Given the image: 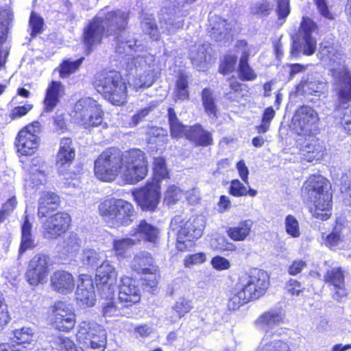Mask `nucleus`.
<instances>
[{"instance_id":"f257e3e1","label":"nucleus","mask_w":351,"mask_h":351,"mask_svg":"<svg viewBox=\"0 0 351 351\" xmlns=\"http://www.w3.org/2000/svg\"><path fill=\"white\" fill-rule=\"evenodd\" d=\"M316 111H295L291 120L293 130L298 134L296 142L300 149L309 155L308 162L319 160L323 156L322 142L317 138L319 133Z\"/></svg>"},{"instance_id":"f03ea898","label":"nucleus","mask_w":351,"mask_h":351,"mask_svg":"<svg viewBox=\"0 0 351 351\" xmlns=\"http://www.w3.org/2000/svg\"><path fill=\"white\" fill-rule=\"evenodd\" d=\"M128 14L121 10L99 12L84 28L83 40L86 51L100 44L104 36H116L127 25Z\"/></svg>"},{"instance_id":"7ed1b4c3","label":"nucleus","mask_w":351,"mask_h":351,"mask_svg":"<svg viewBox=\"0 0 351 351\" xmlns=\"http://www.w3.org/2000/svg\"><path fill=\"white\" fill-rule=\"evenodd\" d=\"M304 200L309 204L312 216L322 221L328 219L332 214V194L328 180L323 176H311L301 189Z\"/></svg>"},{"instance_id":"20e7f679","label":"nucleus","mask_w":351,"mask_h":351,"mask_svg":"<svg viewBox=\"0 0 351 351\" xmlns=\"http://www.w3.org/2000/svg\"><path fill=\"white\" fill-rule=\"evenodd\" d=\"M322 60L328 62L334 80L335 88L339 102L347 104L351 101V73L345 65V54L334 45L321 47Z\"/></svg>"},{"instance_id":"39448f33","label":"nucleus","mask_w":351,"mask_h":351,"mask_svg":"<svg viewBox=\"0 0 351 351\" xmlns=\"http://www.w3.org/2000/svg\"><path fill=\"white\" fill-rule=\"evenodd\" d=\"M285 313L278 308L269 309L262 313L255 321L257 328L265 332L258 351H291L287 342L278 339L276 328L284 324Z\"/></svg>"},{"instance_id":"423d86ee","label":"nucleus","mask_w":351,"mask_h":351,"mask_svg":"<svg viewBox=\"0 0 351 351\" xmlns=\"http://www.w3.org/2000/svg\"><path fill=\"white\" fill-rule=\"evenodd\" d=\"M94 86L98 93L114 106H120L126 101V85L118 72L97 73Z\"/></svg>"},{"instance_id":"0eeeda50","label":"nucleus","mask_w":351,"mask_h":351,"mask_svg":"<svg viewBox=\"0 0 351 351\" xmlns=\"http://www.w3.org/2000/svg\"><path fill=\"white\" fill-rule=\"evenodd\" d=\"M205 226L203 217L190 218L184 222L180 216L175 217L171 221L170 227L176 232V247L179 251H185L193 245V241L199 239Z\"/></svg>"},{"instance_id":"6e6552de","label":"nucleus","mask_w":351,"mask_h":351,"mask_svg":"<svg viewBox=\"0 0 351 351\" xmlns=\"http://www.w3.org/2000/svg\"><path fill=\"white\" fill-rule=\"evenodd\" d=\"M99 211L109 226L114 228L129 226L135 218L132 204L121 199L105 200L99 204Z\"/></svg>"},{"instance_id":"1a4fd4ad","label":"nucleus","mask_w":351,"mask_h":351,"mask_svg":"<svg viewBox=\"0 0 351 351\" xmlns=\"http://www.w3.org/2000/svg\"><path fill=\"white\" fill-rule=\"evenodd\" d=\"M145 154L138 149L121 152L120 176L127 184H134L143 180L147 173Z\"/></svg>"},{"instance_id":"9d476101","label":"nucleus","mask_w":351,"mask_h":351,"mask_svg":"<svg viewBox=\"0 0 351 351\" xmlns=\"http://www.w3.org/2000/svg\"><path fill=\"white\" fill-rule=\"evenodd\" d=\"M106 338L105 329L94 321H82L78 325L76 339L82 351H104Z\"/></svg>"},{"instance_id":"9b49d317","label":"nucleus","mask_w":351,"mask_h":351,"mask_svg":"<svg viewBox=\"0 0 351 351\" xmlns=\"http://www.w3.org/2000/svg\"><path fill=\"white\" fill-rule=\"evenodd\" d=\"M121 152L110 148L102 152L95 162V174L100 180L111 182L120 174Z\"/></svg>"},{"instance_id":"f8f14e48","label":"nucleus","mask_w":351,"mask_h":351,"mask_svg":"<svg viewBox=\"0 0 351 351\" xmlns=\"http://www.w3.org/2000/svg\"><path fill=\"white\" fill-rule=\"evenodd\" d=\"M237 284L250 300H256L268 288L269 276L266 271L255 269L240 276Z\"/></svg>"},{"instance_id":"ddd939ff","label":"nucleus","mask_w":351,"mask_h":351,"mask_svg":"<svg viewBox=\"0 0 351 351\" xmlns=\"http://www.w3.org/2000/svg\"><path fill=\"white\" fill-rule=\"evenodd\" d=\"M315 23L308 18H303L301 23L298 40L293 43L291 55L298 56L302 52L306 56L313 54L316 50L317 42L312 36V33L315 30Z\"/></svg>"},{"instance_id":"4468645a","label":"nucleus","mask_w":351,"mask_h":351,"mask_svg":"<svg viewBox=\"0 0 351 351\" xmlns=\"http://www.w3.org/2000/svg\"><path fill=\"white\" fill-rule=\"evenodd\" d=\"M117 272L108 261H104L96 269L97 287L103 298H113L117 289L115 282Z\"/></svg>"},{"instance_id":"2eb2a0df","label":"nucleus","mask_w":351,"mask_h":351,"mask_svg":"<svg viewBox=\"0 0 351 351\" xmlns=\"http://www.w3.org/2000/svg\"><path fill=\"white\" fill-rule=\"evenodd\" d=\"M40 131V123L38 121H34L23 128L16 138L17 152L24 156L33 154L38 146V134Z\"/></svg>"},{"instance_id":"dca6fc26","label":"nucleus","mask_w":351,"mask_h":351,"mask_svg":"<svg viewBox=\"0 0 351 351\" xmlns=\"http://www.w3.org/2000/svg\"><path fill=\"white\" fill-rule=\"evenodd\" d=\"M52 326L58 330L69 332L75 325V315L72 308L63 301L56 302L51 313Z\"/></svg>"},{"instance_id":"f3484780","label":"nucleus","mask_w":351,"mask_h":351,"mask_svg":"<svg viewBox=\"0 0 351 351\" xmlns=\"http://www.w3.org/2000/svg\"><path fill=\"white\" fill-rule=\"evenodd\" d=\"M138 205L143 210L154 211L160 199V186L157 181H152L133 193Z\"/></svg>"},{"instance_id":"a211bd4d","label":"nucleus","mask_w":351,"mask_h":351,"mask_svg":"<svg viewBox=\"0 0 351 351\" xmlns=\"http://www.w3.org/2000/svg\"><path fill=\"white\" fill-rule=\"evenodd\" d=\"M49 261V256L44 254H38L31 259L25 274L30 285L36 286L47 281Z\"/></svg>"},{"instance_id":"6ab92c4d","label":"nucleus","mask_w":351,"mask_h":351,"mask_svg":"<svg viewBox=\"0 0 351 351\" xmlns=\"http://www.w3.org/2000/svg\"><path fill=\"white\" fill-rule=\"evenodd\" d=\"M71 217L64 212H59L47 218L43 223V237L49 240L56 239L64 233L70 226Z\"/></svg>"},{"instance_id":"aec40b11","label":"nucleus","mask_w":351,"mask_h":351,"mask_svg":"<svg viewBox=\"0 0 351 351\" xmlns=\"http://www.w3.org/2000/svg\"><path fill=\"white\" fill-rule=\"evenodd\" d=\"M23 163V169L27 171L24 186L27 191L43 184L47 180L45 171V162L40 158H32L29 163Z\"/></svg>"},{"instance_id":"412c9836","label":"nucleus","mask_w":351,"mask_h":351,"mask_svg":"<svg viewBox=\"0 0 351 351\" xmlns=\"http://www.w3.org/2000/svg\"><path fill=\"white\" fill-rule=\"evenodd\" d=\"M136 70H144L139 76V88L151 86L157 77L158 71L155 69L154 57L151 54L137 55L134 56L132 61Z\"/></svg>"},{"instance_id":"4be33fe9","label":"nucleus","mask_w":351,"mask_h":351,"mask_svg":"<svg viewBox=\"0 0 351 351\" xmlns=\"http://www.w3.org/2000/svg\"><path fill=\"white\" fill-rule=\"evenodd\" d=\"M118 300L119 304L124 307L130 306L140 301V291L131 278L128 276L121 278L119 285Z\"/></svg>"},{"instance_id":"5701e85b","label":"nucleus","mask_w":351,"mask_h":351,"mask_svg":"<svg viewBox=\"0 0 351 351\" xmlns=\"http://www.w3.org/2000/svg\"><path fill=\"white\" fill-rule=\"evenodd\" d=\"M326 87L324 78L317 73H311L304 76L296 86L298 95H313L322 93Z\"/></svg>"},{"instance_id":"b1692460","label":"nucleus","mask_w":351,"mask_h":351,"mask_svg":"<svg viewBox=\"0 0 351 351\" xmlns=\"http://www.w3.org/2000/svg\"><path fill=\"white\" fill-rule=\"evenodd\" d=\"M208 21L210 27L208 32L215 41L226 44L232 39L231 25L226 20L215 15L210 16Z\"/></svg>"},{"instance_id":"393cba45","label":"nucleus","mask_w":351,"mask_h":351,"mask_svg":"<svg viewBox=\"0 0 351 351\" xmlns=\"http://www.w3.org/2000/svg\"><path fill=\"white\" fill-rule=\"evenodd\" d=\"M324 279L325 282L332 286L335 291L332 295L333 299L339 301L346 296L344 271L341 268L328 269L324 276Z\"/></svg>"},{"instance_id":"a878e982","label":"nucleus","mask_w":351,"mask_h":351,"mask_svg":"<svg viewBox=\"0 0 351 351\" xmlns=\"http://www.w3.org/2000/svg\"><path fill=\"white\" fill-rule=\"evenodd\" d=\"M236 47L241 52L239 64V76L243 81H252L256 78V74L248 64V58L250 53V48L247 43L244 40H238Z\"/></svg>"},{"instance_id":"bb28decb","label":"nucleus","mask_w":351,"mask_h":351,"mask_svg":"<svg viewBox=\"0 0 351 351\" xmlns=\"http://www.w3.org/2000/svg\"><path fill=\"white\" fill-rule=\"evenodd\" d=\"M75 156L72 141L69 138L60 140V149L56 157V166L60 174H64V170L69 167Z\"/></svg>"},{"instance_id":"cd10ccee","label":"nucleus","mask_w":351,"mask_h":351,"mask_svg":"<svg viewBox=\"0 0 351 351\" xmlns=\"http://www.w3.org/2000/svg\"><path fill=\"white\" fill-rule=\"evenodd\" d=\"M80 280L81 282L77 285L75 293L76 300L82 306H93L95 295L92 279L88 275H81Z\"/></svg>"},{"instance_id":"c85d7f7f","label":"nucleus","mask_w":351,"mask_h":351,"mask_svg":"<svg viewBox=\"0 0 351 351\" xmlns=\"http://www.w3.org/2000/svg\"><path fill=\"white\" fill-rule=\"evenodd\" d=\"M51 284L55 291L64 294L71 293L75 287L73 276L62 270L56 271L53 274L51 277Z\"/></svg>"},{"instance_id":"c756f323","label":"nucleus","mask_w":351,"mask_h":351,"mask_svg":"<svg viewBox=\"0 0 351 351\" xmlns=\"http://www.w3.org/2000/svg\"><path fill=\"white\" fill-rule=\"evenodd\" d=\"M189 57L191 63L198 69L203 70L205 64L212 62V48L210 44H202L195 46L191 49Z\"/></svg>"},{"instance_id":"7c9ffc66","label":"nucleus","mask_w":351,"mask_h":351,"mask_svg":"<svg viewBox=\"0 0 351 351\" xmlns=\"http://www.w3.org/2000/svg\"><path fill=\"white\" fill-rule=\"evenodd\" d=\"M132 269L143 274H154L157 271L154 258L147 252H141L135 255L132 262Z\"/></svg>"},{"instance_id":"2f4dec72","label":"nucleus","mask_w":351,"mask_h":351,"mask_svg":"<svg viewBox=\"0 0 351 351\" xmlns=\"http://www.w3.org/2000/svg\"><path fill=\"white\" fill-rule=\"evenodd\" d=\"M158 229L153 225L148 223L145 220H141L138 227L130 231V236L138 239V243L145 240L151 243H156L158 237Z\"/></svg>"},{"instance_id":"473e14b6","label":"nucleus","mask_w":351,"mask_h":351,"mask_svg":"<svg viewBox=\"0 0 351 351\" xmlns=\"http://www.w3.org/2000/svg\"><path fill=\"white\" fill-rule=\"evenodd\" d=\"M186 139L193 142L197 146H208L213 143L211 133L204 130L200 125L189 127Z\"/></svg>"},{"instance_id":"72a5a7b5","label":"nucleus","mask_w":351,"mask_h":351,"mask_svg":"<svg viewBox=\"0 0 351 351\" xmlns=\"http://www.w3.org/2000/svg\"><path fill=\"white\" fill-rule=\"evenodd\" d=\"M59 203V197L53 192H44L38 200V217H45L56 209Z\"/></svg>"},{"instance_id":"f704fd0d","label":"nucleus","mask_w":351,"mask_h":351,"mask_svg":"<svg viewBox=\"0 0 351 351\" xmlns=\"http://www.w3.org/2000/svg\"><path fill=\"white\" fill-rule=\"evenodd\" d=\"M73 117L80 118L79 122L88 128L100 125L103 119V111H73Z\"/></svg>"},{"instance_id":"c9c22d12","label":"nucleus","mask_w":351,"mask_h":351,"mask_svg":"<svg viewBox=\"0 0 351 351\" xmlns=\"http://www.w3.org/2000/svg\"><path fill=\"white\" fill-rule=\"evenodd\" d=\"M63 86L60 82L53 81L48 86L44 100L46 110H52L58 104Z\"/></svg>"},{"instance_id":"e433bc0d","label":"nucleus","mask_w":351,"mask_h":351,"mask_svg":"<svg viewBox=\"0 0 351 351\" xmlns=\"http://www.w3.org/2000/svg\"><path fill=\"white\" fill-rule=\"evenodd\" d=\"M82 245V241L76 233L71 232L64 237L62 250L64 254L75 256Z\"/></svg>"},{"instance_id":"4c0bfd02","label":"nucleus","mask_w":351,"mask_h":351,"mask_svg":"<svg viewBox=\"0 0 351 351\" xmlns=\"http://www.w3.org/2000/svg\"><path fill=\"white\" fill-rule=\"evenodd\" d=\"M252 224L251 220H244L240 222L237 226L230 228L227 230V234L233 241H244L250 234Z\"/></svg>"},{"instance_id":"58836bf2","label":"nucleus","mask_w":351,"mask_h":351,"mask_svg":"<svg viewBox=\"0 0 351 351\" xmlns=\"http://www.w3.org/2000/svg\"><path fill=\"white\" fill-rule=\"evenodd\" d=\"M169 112V122L170 125L171 136L174 138L185 137L189 127L182 124L177 118L175 111Z\"/></svg>"},{"instance_id":"ea45409f","label":"nucleus","mask_w":351,"mask_h":351,"mask_svg":"<svg viewBox=\"0 0 351 351\" xmlns=\"http://www.w3.org/2000/svg\"><path fill=\"white\" fill-rule=\"evenodd\" d=\"M35 330L30 327H22L13 331V341L18 344H33L36 341Z\"/></svg>"},{"instance_id":"a19ab883","label":"nucleus","mask_w":351,"mask_h":351,"mask_svg":"<svg viewBox=\"0 0 351 351\" xmlns=\"http://www.w3.org/2000/svg\"><path fill=\"white\" fill-rule=\"evenodd\" d=\"M142 17L141 28L143 31L152 40H158L160 38V32L154 21L152 14L143 13Z\"/></svg>"},{"instance_id":"79ce46f5","label":"nucleus","mask_w":351,"mask_h":351,"mask_svg":"<svg viewBox=\"0 0 351 351\" xmlns=\"http://www.w3.org/2000/svg\"><path fill=\"white\" fill-rule=\"evenodd\" d=\"M193 308L192 302L186 298H180L173 307V311L176 315L169 317L171 322H174L177 319L183 317Z\"/></svg>"},{"instance_id":"37998d69","label":"nucleus","mask_w":351,"mask_h":351,"mask_svg":"<svg viewBox=\"0 0 351 351\" xmlns=\"http://www.w3.org/2000/svg\"><path fill=\"white\" fill-rule=\"evenodd\" d=\"M250 300L244 293V291L238 287L237 285L236 289L230 298L228 306L230 310L235 311L240 308L244 304L248 302Z\"/></svg>"},{"instance_id":"c03bdc74","label":"nucleus","mask_w":351,"mask_h":351,"mask_svg":"<svg viewBox=\"0 0 351 351\" xmlns=\"http://www.w3.org/2000/svg\"><path fill=\"white\" fill-rule=\"evenodd\" d=\"M83 61L84 58H80L76 60H71V59L64 60L60 66V76L62 78L69 77L79 69Z\"/></svg>"},{"instance_id":"a18cd8bd","label":"nucleus","mask_w":351,"mask_h":351,"mask_svg":"<svg viewBox=\"0 0 351 351\" xmlns=\"http://www.w3.org/2000/svg\"><path fill=\"white\" fill-rule=\"evenodd\" d=\"M137 243L138 239H134V237L114 239L113 250L117 256H123L128 250Z\"/></svg>"},{"instance_id":"49530a36","label":"nucleus","mask_w":351,"mask_h":351,"mask_svg":"<svg viewBox=\"0 0 351 351\" xmlns=\"http://www.w3.org/2000/svg\"><path fill=\"white\" fill-rule=\"evenodd\" d=\"M100 259V254L90 248L84 249L80 258L83 265L88 267H94L99 263Z\"/></svg>"},{"instance_id":"de8ad7c7","label":"nucleus","mask_w":351,"mask_h":351,"mask_svg":"<svg viewBox=\"0 0 351 351\" xmlns=\"http://www.w3.org/2000/svg\"><path fill=\"white\" fill-rule=\"evenodd\" d=\"M273 8L268 0H254L250 6V12L254 15L267 16Z\"/></svg>"},{"instance_id":"09e8293b","label":"nucleus","mask_w":351,"mask_h":351,"mask_svg":"<svg viewBox=\"0 0 351 351\" xmlns=\"http://www.w3.org/2000/svg\"><path fill=\"white\" fill-rule=\"evenodd\" d=\"M187 78V76L183 73H180L178 77L175 96L178 99L184 100L189 97Z\"/></svg>"},{"instance_id":"8fccbe9b","label":"nucleus","mask_w":351,"mask_h":351,"mask_svg":"<svg viewBox=\"0 0 351 351\" xmlns=\"http://www.w3.org/2000/svg\"><path fill=\"white\" fill-rule=\"evenodd\" d=\"M285 227L287 234L293 238H298L301 234L300 225L296 217L288 215L285 219Z\"/></svg>"},{"instance_id":"3c124183","label":"nucleus","mask_w":351,"mask_h":351,"mask_svg":"<svg viewBox=\"0 0 351 351\" xmlns=\"http://www.w3.org/2000/svg\"><path fill=\"white\" fill-rule=\"evenodd\" d=\"M142 49L141 45H137V40H128L126 41L118 40L117 43L116 51L119 53L130 54L132 51H138Z\"/></svg>"},{"instance_id":"603ef678","label":"nucleus","mask_w":351,"mask_h":351,"mask_svg":"<svg viewBox=\"0 0 351 351\" xmlns=\"http://www.w3.org/2000/svg\"><path fill=\"white\" fill-rule=\"evenodd\" d=\"M153 169L154 174V180L153 181H157L158 184L161 179H165L168 176L165 161L162 158H154Z\"/></svg>"},{"instance_id":"864d4df0","label":"nucleus","mask_w":351,"mask_h":351,"mask_svg":"<svg viewBox=\"0 0 351 351\" xmlns=\"http://www.w3.org/2000/svg\"><path fill=\"white\" fill-rule=\"evenodd\" d=\"M342 228L340 226L335 227L332 232L328 234L325 239L326 245L330 248L339 246L343 241L341 234Z\"/></svg>"},{"instance_id":"5fc2aeb1","label":"nucleus","mask_w":351,"mask_h":351,"mask_svg":"<svg viewBox=\"0 0 351 351\" xmlns=\"http://www.w3.org/2000/svg\"><path fill=\"white\" fill-rule=\"evenodd\" d=\"M17 201L15 195H12L3 204L0 210V223H2L16 208Z\"/></svg>"},{"instance_id":"6e6d98bb","label":"nucleus","mask_w":351,"mask_h":351,"mask_svg":"<svg viewBox=\"0 0 351 351\" xmlns=\"http://www.w3.org/2000/svg\"><path fill=\"white\" fill-rule=\"evenodd\" d=\"M182 191L175 185L169 186L165 193L164 201L168 204H175L182 198Z\"/></svg>"},{"instance_id":"4d7b16f0","label":"nucleus","mask_w":351,"mask_h":351,"mask_svg":"<svg viewBox=\"0 0 351 351\" xmlns=\"http://www.w3.org/2000/svg\"><path fill=\"white\" fill-rule=\"evenodd\" d=\"M101 107V104H100L97 101L91 97H85L80 99L75 104V110H91L93 108L99 110Z\"/></svg>"},{"instance_id":"13d9d810","label":"nucleus","mask_w":351,"mask_h":351,"mask_svg":"<svg viewBox=\"0 0 351 351\" xmlns=\"http://www.w3.org/2000/svg\"><path fill=\"white\" fill-rule=\"evenodd\" d=\"M43 20L41 17L38 16L34 12H32L29 19V27L31 28V36H36L37 34H40L43 30Z\"/></svg>"},{"instance_id":"bf43d9fd","label":"nucleus","mask_w":351,"mask_h":351,"mask_svg":"<svg viewBox=\"0 0 351 351\" xmlns=\"http://www.w3.org/2000/svg\"><path fill=\"white\" fill-rule=\"evenodd\" d=\"M12 19V13L9 9H3L0 11V33L1 39L5 35L8 25Z\"/></svg>"},{"instance_id":"052dcab7","label":"nucleus","mask_w":351,"mask_h":351,"mask_svg":"<svg viewBox=\"0 0 351 351\" xmlns=\"http://www.w3.org/2000/svg\"><path fill=\"white\" fill-rule=\"evenodd\" d=\"M206 260V254L203 252L189 254L185 256L184 265L185 267H191L195 265L202 264L204 263Z\"/></svg>"},{"instance_id":"680f3d73","label":"nucleus","mask_w":351,"mask_h":351,"mask_svg":"<svg viewBox=\"0 0 351 351\" xmlns=\"http://www.w3.org/2000/svg\"><path fill=\"white\" fill-rule=\"evenodd\" d=\"M275 116V111H264L261 124L256 127L258 133L264 134L269 128L270 123Z\"/></svg>"},{"instance_id":"e2e57ef3","label":"nucleus","mask_w":351,"mask_h":351,"mask_svg":"<svg viewBox=\"0 0 351 351\" xmlns=\"http://www.w3.org/2000/svg\"><path fill=\"white\" fill-rule=\"evenodd\" d=\"M341 191L345 204L351 206V178L348 176H346V178L343 177Z\"/></svg>"},{"instance_id":"0e129e2a","label":"nucleus","mask_w":351,"mask_h":351,"mask_svg":"<svg viewBox=\"0 0 351 351\" xmlns=\"http://www.w3.org/2000/svg\"><path fill=\"white\" fill-rule=\"evenodd\" d=\"M112 298H106L108 301L103 304V313L105 317L117 316L122 314L120 308L123 306L121 305V307L116 306L113 302L110 301Z\"/></svg>"},{"instance_id":"69168bd1","label":"nucleus","mask_w":351,"mask_h":351,"mask_svg":"<svg viewBox=\"0 0 351 351\" xmlns=\"http://www.w3.org/2000/svg\"><path fill=\"white\" fill-rule=\"evenodd\" d=\"M237 57L234 55H228L224 57L219 68V71L223 74L232 72L235 67Z\"/></svg>"},{"instance_id":"338daca9","label":"nucleus","mask_w":351,"mask_h":351,"mask_svg":"<svg viewBox=\"0 0 351 351\" xmlns=\"http://www.w3.org/2000/svg\"><path fill=\"white\" fill-rule=\"evenodd\" d=\"M202 100L205 110H215V99L213 92L209 88H204L202 90Z\"/></svg>"},{"instance_id":"774afa93","label":"nucleus","mask_w":351,"mask_h":351,"mask_svg":"<svg viewBox=\"0 0 351 351\" xmlns=\"http://www.w3.org/2000/svg\"><path fill=\"white\" fill-rule=\"evenodd\" d=\"M230 193L235 197L244 196L247 194V188L239 180H233L230 182Z\"/></svg>"}]
</instances>
